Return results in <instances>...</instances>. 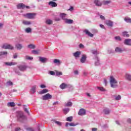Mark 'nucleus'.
Instances as JSON below:
<instances>
[{
    "label": "nucleus",
    "mask_w": 131,
    "mask_h": 131,
    "mask_svg": "<svg viewBox=\"0 0 131 131\" xmlns=\"http://www.w3.org/2000/svg\"><path fill=\"white\" fill-rule=\"evenodd\" d=\"M66 120H67V121L71 122V121H72V120H73V117H72V116L69 117L67 118Z\"/></svg>",
    "instance_id": "obj_32"
},
{
    "label": "nucleus",
    "mask_w": 131,
    "mask_h": 131,
    "mask_svg": "<svg viewBox=\"0 0 131 131\" xmlns=\"http://www.w3.org/2000/svg\"><path fill=\"white\" fill-rule=\"evenodd\" d=\"M86 55H82V56L80 59V62L82 63V64H83V63H85V61H86Z\"/></svg>",
    "instance_id": "obj_9"
},
{
    "label": "nucleus",
    "mask_w": 131,
    "mask_h": 131,
    "mask_svg": "<svg viewBox=\"0 0 131 131\" xmlns=\"http://www.w3.org/2000/svg\"><path fill=\"white\" fill-rule=\"evenodd\" d=\"M15 49L20 51L23 49V45L21 43H17L15 45Z\"/></svg>",
    "instance_id": "obj_14"
},
{
    "label": "nucleus",
    "mask_w": 131,
    "mask_h": 131,
    "mask_svg": "<svg viewBox=\"0 0 131 131\" xmlns=\"http://www.w3.org/2000/svg\"><path fill=\"white\" fill-rule=\"evenodd\" d=\"M17 9H30V7L29 6H27L25 5H24V4L23 3H20L18 5H17Z\"/></svg>",
    "instance_id": "obj_7"
},
{
    "label": "nucleus",
    "mask_w": 131,
    "mask_h": 131,
    "mask_svg": "<svg viewBox=\"0 0 131 131\" xmlns=\"http://www.w3.org/2000/svg\"><path fill=\"white\" fill-rule=\"evenodd\" d=\"M40 88H41V89H46V88H47V86L44 84H41L40 85Z\"/></svg>",
    "instance_id": "obj_54"
},
{
    "label": "nucleus",
    "mask_w": 131,
    "mask_h": 131,
    "mask_svg": "<svg viewBox=\"0 0 131 131\" xmlns=\"http://www.w3.org/2000/svg\"><path fill=\"white\" fill-rule=\"evenodd\" d=\"M15 73H16V74H17L18 75H22V74H21V72H20V71H19V70H18V69H15Z\"/></svg>",
    "instance_id": "obj_41"
},
{
    "label": "nucleus",
    "mask_w": 131,
    "mask_h": 131,
    "mask_svg": "<svg viewBox=\"0 0 131 131\" xmlns=\"http://www.w3.org/2000/svg\"><path fill=\"white\" fill-rule=\"evenodd\" d=\"M63 113H64L65 114H67V113H68V112L70 111V110L69 109V108H66L63 110Z\"/></svg>",
    "instance_id": "obj_33"
},
{
    "label": "nucleus",
    "mask_w": 131,
    "mask_h": 131,
    "mask_svg": "<svg viewBox=\"0 0 131 131\" xmlns=\"http://www.w3.org/2000/svg\"><path fill=\"white\" fill-rule=\"evenodd\" d=\"M124 20L127 22V23H131V19L129 17H126L124 18Z\"/></svg>",
    "instance_id": "obj_37"
},
{
    "label": "nucleus",
    "mask_w": 131,
    "mask_h": 131,
    "mask_svg": "<svg viewBox=\"0 0 131 131\" xmlns=\"http://www.w3.org/2000/svg\"><path fill=\"white\" fill-rule=\"evenodd\" d=\"M66 106H67V107H71V106H72V102H69L67 103L66 104Z\"/></svg>",
    "instance_id": "obj_42"
},
{
    "label": "nucleus",
    "mask_w": 131,
    "mask_h": 131,
    "mask_svg": "<svg viewBox=\"0 0 131 131\" xmlns=\"http://www.w3.org/2000/svg\"><path fill=\"white\" fill-rule=\"evenodd\" d=\"M25 59H26V60H30L31 61H32V60H33V57L28 56L27 55V56H25Z\"/></svg>",
    "instance_id": "obj_39"
},
{
    "label": "nucleus",
    "mask_w": 131,
    "mask_h": 131,
    "mask_svg": "<svg viewBox=\"0 0 131 131\" xmlns=\"http://www.w3.org/2000/svg\"><path fill=\"white\" fill-rule=\"evenodd\" d=\"M65 23L67 24H72V23H73V20L67 18L65 20Z\"/></svg>",
    "instance_id": "obj_25"
},
{
    "label": "nucleus",
    "mask_w": 131,
    "mask_h": 131,
    "mask_svg": "<svg viewBox=\"0 0 131 131\" xmlns=\"http://www.w3.org/2000/svg\"><path fill=\"white\" fill-rule=\"evenodd\" d=\"M79 124V123H73V122H71L70 123V126H76V125H78Z\"/></svg>",
    "instance_id": "obj_34"
},
{
    "label": "nucleus",
    "mask_w": 131,
    "mask_h": 131,
    "mask_svg": "<svg viewBox=\"0 0 131 131\" xmlns=\"http://www.w3.org/2000/svg\"><path fill=\"white\" fill-rule=\"evenodd\" d=\"M80 55H81V52L80 51H76V52L73 53V57H75L76 59L79 58V57H80Z\"/></svg>",
    "instance_id": "obj_10"
},
{
    "label": "nucleus",
    "mask_w": 131,
    "mask_h": 131,
    "mask_svg": "<svg viewBox=\"0 0 131 131\" xmlns=\"http://www.w3.org/2000/svg\"><path fill=\"white\" fill-rule=\"evenodd\" d=\"M7 84V85H13V82L12 81H8Z\"/></svg>",
    "instance_id": "obj_52"
},
{
    "label": "nucleus",
    "mask_w": 131,
    "mask_h": 131,
    "mask_svg": "<svg viewBox=\"0 0 131 131\" xmlns=\"http://www.w3.org/2000/svg\"><path fill=\"white\" fill-rule=\"evenodd\" d=\"M98 90H100L101 92H105L106 90L103 87H98Z\"/></svg>",
    "instance_id": "obj_47"
},
{
    "label": "nucleus",
    "mask_w": 131,
    "mask_h": 131,
    "mask_svg": "<svg viewBox=\"0 0 131 131\" xmlns=\"http://www.w3.org/2000/svg\"><path fill=\"white\" fill-rule=\"evenodd\" d=\"M125 79L129 81H131V75L129 74H125Z\"/></svg>",
    "instance_id": "obj_22"
},
{
    "label": "nucleus",
    "mask_w": 131,
    "mask_h": 131,
    "mask_svg": "<svg viewBox=\"0 0 131 131\" xmlns=\"http://www.w3.org/2000/svg\"><path fill=\"white\" fill-rule=\"evenodd\" d=\"M20 130V128L19 127H16L15 128L14 131H19Z\"/></svg>",
    "instance_id": "obj_60"
},
{
    "label": "nucleus",
    "mask_w": 131,
    "mask_h": 131,
    "mask_svg": "<svg viewBox=\"0 0 131 131\" xmlns=\"http://www.w3.org/2000/svg\"><path fill=\"white\" fill-rule=\"evenodd\" d=\"M46 24H47L48 25H51V24H53V21L50 19H48L46 20Z\"/></svg>",
    "instance_id": "obj_38"
},
{
    "label": "nucleus",
    "mask_w": 131,
    "mask_h": 131,
    "mask_svg": "<svg viewBox=\"0 0 131 131\" xmlns=\"http://www.w3.org/2000/svg\"><path fill=\"white\" fill-rule=\"evenodd\" d=\"M58 104H59V102L56 101L53 103V106H56V105H58Z\"/></svg>",
    "instance_id": "obj_57"
},
{
    "label": "nucleus",
    "mask_w": 131,
    "mask_h": 131,
    "mask_svg": "<svg viewBox=\"0 0 131 131\" xmlns=\"http://www.w3.org/2000/svg\"><path fill=\"white\" fill-rule=\"evenodd\" d=\"M2 48L5 50H14V47H13V46L7 43L3 44Z\"/></svg>",
    "instance_id": "obj_4"
},
{
    "label": "nucleus",
    "mask_w": 131,
    "mask_h": 131,
    "mask_svg": "<svg viewBox=\"0 0 131 131\" xmlns=\"http://www.w3.org/2000/svg\"><path fill=\"white\" fill-rule=\"evenodd\" d=\"M69 130L70 131H74L75 130V128H73V127H71L69 128Z\"/></svg>",
    "instance_id": "obj_61"
},
{
    "label": "nucleus",
    "mask_w": 131,
    "mask_h": 131,
    "mask_svg": "<svg viewBox=\"0 0 131 131\" xmlns=\"http://www.w3.org/2000/svg\"><path fill=\"white\" fill-rule=\"evenodd\" d=\"M5 65H6V66H13L14 65H16L15 62H4Z\"/></svg>",
    "instance_id": "obj_18"
},
{
    "label": "nucleus",
    "mask_w": 131,
    "mask_h": 131,
    "mask_svg": "<svg viewBox=\"0 0 131 131\" xmlns=\"http://www.w3.org/2000/svg\"><path fill=\"white\" fill-rule=\"evenodd\" d=\"M52 98H53L52 95L50 94V93H48L42 96V100L47 101V100H51Z\"/></svg>",
    "instance_id": "obj_6"
},
{
    "label": "nucleus",
    "mask_w": 131,
    "mask_h": 131,
    "mask_svg": "<svg viewBox=\"0 0 131 131\" xmlns=\"http://www.w3.org/2000/svg\"><path fill=\"white\" fill-rule=\"evenodd\" d=\"M49 74H50V75H55V72L53 71H49Z\"/></svg>",
    "instance_id": "obj_51"
},
{
    "label": "nucleus",
    "mask_w": 131,
    "mask_h": 131,
    "mask_svg": "<svg viewBox=\"0 0 131 131\" xmlns=\"http://www.w3.org/2000/svg\"><path fill=\"white\" fill-rule=\"evenodd\" d=\"M110 83L111 84V86L113 89H116V88H118V82L113 76H111L110 77Z\"/></svg>",
    "instance_id": "obj_1"
},
{
    "label": "nucleus",
    "mask_w": 131,
    "mask_h": 131,
    "mask_svg": "<svg viewBox=\"0 0 131 131\" xmlns=\"http://www.w3.org/2000/svg\"><path fill=\"white\" fill-rule=\"evenodd\" d=\"M23 23L24 25H30L31 24V22L27 20H23Z\"/></svg>",
    "instance_id": "obj_29"
},
{
    "label": "nucleus",
    "mask_w": 131,
    "mask_h": 131,
    "mask_svg": "<svg viewBox=\"0 0 131 131\" xmlns=\"http://www.w3.org/2000/svg\"><path fill=\"white\" fill-rule=\"evenodd\" d=\"M49 6H51L52 8H56L57 6H58V4L56 3V2H54L53 1H50L49 2Z\"/></svg>",
    "instance_id": "obj_15"
},
{
    "label": "nucleus",
    "mask_w": 131,
    "mask_h": 131,
    "mask_svg": "<svg viewBox=\"0 0 131 131\" xmlns=\"http://www.w3.org/2000/svg\"><path fill=\"white\" fill-rule=\"evenodd\" d=\"M115 100L116 101H119V100H121V96L120 95H118L117 96L115 97Z\"/></svg>",
    "instance_id": "obj_40"
},
{
    "label": "nucleus",
    "mask_w": 131,
    "mask_h": 131,
    "mask_svg": "<svg viewBox=\"0 0 131 131\" xmlns=\"http://www.w3.org/2000/svg\"><path fill=\"white\" fill-rule=\"evenodd\" d=\"M104 82L105 83V85H107V80L106 79H104Z\"/></svg>",
    "instance_id": "obj_63"
},
{
    "label": "nucleus",
    "mask_w": 131,
    "mask_h": 131,
    "mask_svg": "<svg viewBox=\"0 0 131 131\" xmlns=\"http://www.w3.org/2000/svg\"><path fill=\"white\" fill-rule=\"evenodd\" d=\"M94 59L95 60V65L96 66H99V65H100V62H99V58H98V56H96Z\"/></svg>",
    "instance_id": "obj_21"
},
{
    "label": "nucleus",
    "mask_w": 131,
    "mask_h": 131,
    "mask_svg": "<svg viewBox=\"0 0 131 131\" xmlns=\"http://www.w3.org/2000/svg\"><path fill=\"white\" fill-rule=\"evenodd\" d=\"M26 32H27V33H29L30 32H31V28H28L26 29Z\"/></svg>",
    "instance_id": "obj_45"
},
{
    "label": "nucleus",
    "mask_w": 131,
    "mask_h": 131,
    "mask_svg": "<svg viewBox=\"0 0 131 131\" xmlns=\"http://www.w3.org/2000/svg\"><path fill=\"white\" fill-rule=\"evenodd\" d=\"M115 52H116V53H120L121 54V53L123 52V50L120 47H116L115 49Z\"/></svg>",
    "instance_id": "obj_16"
},
{
    "label": "nucleus",
    "mask_w": 131,
    "mask_h": 131,
    "mask_svg": "<svg viewBox=\"0 0 131 131\" xmlns=\"http://www.w3.org/2000/svg\"><path fill=\"white\" fill-rule=\"evenodd\" d=\"M123 36L124 37H129V34H128L127 33H123Z\"/></svg>",
    "instance_id": "obj_49"
},
{
    "label": "nucleus",
    "mask_w": 131,
    "mask_h": 131,
    "mask_svg": "<svg viewBox=\"0 0 131 131\" xmlns=\"http://www.w3.org/2000/svg\"><path fill=\"white\" fill-rule=\"evenodd\" d=\"M92 53L93 55H98L99 54L97 50H92Z\"/></svg>",
    "instance_id": "obj_44"
},
{
    "label": "nucleus",
    "mask_w": 131,
    "mask_h": 131,
    "mask_svg": "<svg viewBox=\"0 0 131 131\" xmlns=\"http://www.w3.org/2000/svg\"><path fill=\"white\" fill-rule=\"evenodd\" d=\"M86 114V111L84 108L80 109L78 113V115H80V116H83L84 115H85Z\"/></svg>",
    "instance_id": "obj_8"
},
{
    "label": "nucleus",
    "mask_w": 131,
    "mask_h": 131,
    "mask_svg": "<svg viewBox=\"0 0 131 131\" xmlns=\"http://www.w3.org/2000/svg\"><path fill=\"white\" fill-rule=\"evenodd\" d=\"M24 17L27 18L28 19H34L35 16H36V13H26L23 15Z\"/></svg>",
    "instance_id": "obj_3"
},
{
    "label": "nucleus",
    "mask_w": 131,
    "mask_h": 131,
    "mask_svg": "<svg viewBox=\"0 0 131 131\" xmlns=\"http://www.w3.org/2000/svg\"><path fill=\"white\" fill-rule=\"evenodd\" d=\"M106 24L109 27H113V21L111 20H107L106 22Z\"/></svg>",
    "instance_id": "obj_19"
},
{
    "label": "nucleus",
    "mask_w": 131,
    "mask_h": 131,
    "mask_svg": "<svg viewBox=\"0 0 131 131\" xmlns=\"http://www.w3.org/2000/svg\"><path fill=\"white\" fill-rule=\"evenodd\" d=\"M94 4L98 7H101L102 5V2L100 0H94Z\"/></svg>",
    "instance_id": "obj_17"
},
{
    "label": "nucleus",
    "mask_w": 131,
    "mask_h": 131,
    "mask_svg": "<svg viewBox=\"0 0 131 131\" xmlns=\"http://www.w3.org/2000/svg\"><path fill=\"white\" fill-rule=\"evenodd\" d=\"M26 119V116L24 115V114L22 112H18L17 114V120L20 122H23L24 120Z\"/></svg>",
    "instance_id": "obj_2"
},
{
    "label": "nucleus",
    "mask_w": 131,
    "mask_h": 131,
    "mask_svg": "<svg viewBox=\"0 0 131 131\" xmlns=\"http://www.w3.org/2000/svg\"><path fill=\"white\" fill-rule=\"evenodd\" d=\"M115 39L117 40H119L120 41H121V38H120V36H119L115 37Z\"/></svg>",
    "instance_id": "obj_48"
},
{
    "label": "nucleus",
    "mask_w": 131,
    "mask_h": 131,
    "mask_svg": "<svg viewBox=\"0 0 131 131\" xmlns=\"http://www.w3.org/2000/svg\"><path fill=\"white\" fill-rule=\"evenodd\" d=\"M18 68L20 71H25L27 69V67L25 65H20L18 66Z\"/></svg>",
    "instance_id": "obj_11"
},
{
    "label": "nucleus",
    "mask_w": 131,
    "mask_h": 131,
    "mask_svg": "<svg viewBox=\"0 0 131 131\" xmlns=\"http://www.w3.org/2000/svg\"><path fill=\"white\" fill-rule=\"evenodd\" d=\"M32 54H34V55H38V54H39V50H32Z\"/></svg>",
    "instance_id": "obj_30"
},
{
    "label": "nucleus",
    "mask_w": 131,
    "mask_h": 131,
    "mask_svg": "<svg viewBox=\"0 0 131 131\" xmlns=\"http://www.w3.org/2000/svg\"><path fill=\"white\" fill-rule=\"evenodd\" d=\"M123 43L126 46H131V39H125Z\"/></svg>",
    "instance_id": "obj_13"
},
{
    "label": "nucleus",
    "mask_w": 131,
    "mask_h": 131,
    "mask_svg": "<svg viewBox=\"0 0 131 131\" xmlns=\"http://www.w3.org/2000/svg\"><path fill=\"white\" fill-rule=\"evenodd\" d=\"M8 107H15L16 104L14 102H10L7 104Z\"/></svg>",
    "instance_id": "obj_23"
},
{
    "label": "nucleus",
    "mask_w": 131,
    "mask_h": 131,
    "mask_svg": "<svg viewBox=\"0 0 131 131\" xmlns=\"http://www.w3.org/2000/svg\"><path fill=\"white\" fill-rule=\"evenodd\" d=\"M7 55L8 52L7 51L0 52V57H2V56H7Z\"/></svg>",
    "instance_id": "obj_28"
},
{
    "label": "nucleus",
    "mask_w": 131,
    "mask_h": 131,
    "mask_svg": "<svg viewBox=\"0 0 131 131\" xmlns=\"http://www.w3.org/2000/svg\"><path fill=\"white\" fill-rule=\"evenodd\" d=\"M54 63L55 64L60 63V61L59 60V59H55L54 60Z\"/></svg>",
    "instance_id": "obj_46"
},
{
    "label": "nucleus",
    "mask_w": 131,
    "mask_h": 131,
    "mask_svg": "<svg viewBox=\"0 0 131 131\" xmlns=\"http://www.w3.org/2000/svg\"><path fill=\"white\" fill-rule=\"evenodd\" d=\"M83 32H84V33H91V32H90L89 31V30H84Z\"/></svg>",
    "instance_id": "obj_59"
},
{
    "label": "nucleus",
    "mask_w": 131,
    "mask_h": 131,
    "mask_svg": "<svg viewBox=\"0 0 131 131\" xmlns=\"http://www.w3.org/2000/svg\"><path fill=\"white\" fill-rule=\"evenodd\" d=\"M56 76H59L60 75H63V73L62 72H59L58 71H56Z\"/></svg>",
    "instance_id": "obj_36"
},
{
    "label": "nucleus",
    "mask_w": 131,
    "mask_h": 131,
    "mask_svg": "<svg viewBox=\"0 0 131 131\" xmlns=\"http://www.w3.org/2000/svg\"><path fill=\"white\" fill-rule=\"evenodd\" d=\"M28 130H29V131H34V129L32 128H28Z\"/></svg>",
    "instance_id": "obj_62"
},
{
    "label": "nucleus",
    "mask_w": 131,
    "mask_h": 131,
    "mask_svg": "<svg viewBox=\"0 0 131 131\" xmlns=\"http://www.w3.org/2000/svg\"><path fill=\"white\" fill-rule=\"evenodd\" d=\"M100 18L101 20H105V17L103 15H100Z\"/></svg>",
    "instance_id": "obj_56"
},
{
    "label": "nucleus",
    "mask_w": 131,
    "mask_h": 131,
    "mask_svg": "<svg viewBox=\"0 0 131 131\" xmlns=\"http://www.w3.org/2000/svg\"><path fill=\"white\" fill-rule=\"evenodd\" d=\"M18 57V55H17V53H15L14 55H13V58L14 59H16V58Z\"/></svg>",
    "instance_id": "obj_58"
},
{
    "label": "nucleus",
    "mask_w": 131,
    "mask_h": 131,
    "mask_svg": "<svg viewBox=\"0 0 131 131\" xmlns=\"http://www.w3.org/2000/svg\"><path fill=\"white\" fill-rule=\"evenodd\" d=\"M39 61L41 63H46L48 62V58L41 56L39 57Z\"/></svg>",
    "instance_id": "obj_12"
},
{
    "label": "nucleus",
    "mask_w": 131,
    "mask_h": 131,
    "mask_svg": "<svg viewBox=\"0 0 131 131\" xmlns=\"http://www.w3.org/2000/svg\"><path fill=\"white\" fill-rule=\"evenodd\" d=\"M29 49H35V45L33 44H30L28 46Z\"/></svg>",
    "instance_id": "obj_35"
},
{
    "label": "nucleus",
    "mask_w": 131,
    "mask_h": 131,
    "mask_svg": "<svg viewBox=\"0 0 131 131\" xmlns=\"http://www.w3.org/2000/svg\"><path fill=\"white\" fill-rule=\"evenodd\" d=\"M72 86L69 84H66L65 83H61L60 86L59 88L61 89V90H65V89H67V88H72Z\"/></svg>",
    "instance_id": "obj_5"
},
{
    "label": "nucleus",
    "mask_w": 131,
    "mask_h": 131,
    "mask_svg": "<svg viewBox=\"0 0 131 131\" xmlns=\"http://www.w3.org/2000/svg\"><path fill=\"white\" fill-rule=\"evenodd\" d=\"M79 48H80V49H83V48H84V46L81 43L79 45Z\"/></svg>",
    "instance_id": "obj_53"
},
{
    "label": "nucleus",
    "mask_w": 131,
    "mask_h": 131,
    "mask_svg": "<svg viewBox=\"0 0 131 131\" xmlns=\"http://www.w3.org/2000/svg\"><path fill=\"white\" fill-rule=\"evenodd\" d=\"M92 131H97L98 128H92Z\"/></svg>",
    "instance_id": "obj_64"
},
{
    "label": "nucleus",
    "mask_w": 131,
    "mask_h": 131,
    "mask_svg": "<svg viewBox=\"0 0 131 131\" xmlns=\"http://www.w3.org/2000/svg\"><path fill=\"white\" fill-rule=\"evenodd\" d=\"M111 111L108 108L103 110V113L106 115L110 114Z\"/></svg>",
    "instance_id": "obj_26"
},
{
    "label": "nucleus",
    "mask_w": 131,
    "mask_h": 131,
    "mask_svg": "<svg viewBox=\"0 0 131 131\" xmlns=\"http://www.w3.org/2000/svg\"><path fill=\"white\" fill-rule=\"evenodd\" d=\"M49 92V90L48 89H43L42 91L39 92V95H42L43 94H47V93Z\"/></svg>",
    "instance_id": "obj_20"
},
{
    "label": "nucleus",
    "mask_w": 131,
    "mask_h": 131,
    "mask_svg": "<svg viewBox=\"0 0 131 131\" xmlns=\"http://www.w3.org/2000/svg\"><path fill=\"white\" fill-rule=\"evenodd\" d=\"M67 15V14H65V13H60V16L61 18H62V19L63 20H64L66 21V19H67V18H66Z\"/></svg>",
    "instance_id": "obj_24"
},
{
    "label": "nucleus",
    "mask_w": 131,
    "mask_h": 131,
    "mask_svg": "<svg viewBox=\"0 0 131 131\" xmlns=\"http://www.w3.org/2000/svg\"><path fill=\"white\" fill-rule=\"evenodd\" d=\"M54 122L57 124V125H59V126H61L62 125V123L60 121H55Z\"/></svg>",
    "instance_id": "obj_43"
},
{
    "label": "nucleus",
    "mask_w": 131,
    "mask_h": 131,
    "mask_svg": "<svg viewBox=\"0 0 131 131\" xmlns=\"http://www.w3.org/2000/svg\"><path fill=\"white\" fill-rule=\"evenodd\" d=\"M111 1L110 0H107L104 1L103 2V5H109V4H111Z\"/></svg>",
    "instance_id": "obj_31"
},
{
    "label": "nucleus",
    "mask_w": 131,
    "mask_h": 131,
    "mask_svg": "<svg viewBox=\"0 0 131 131\" xmlns=\"http://www.w3.org/2000/svg\"><path fill=\"white\" fill-rule=\"evenodd\" d=\"M86 34L88 35V36H90V37H93L94 34L92 33H86Z\"/></svg>",
    "instance_id": "obj_50"
},
{
    "label": "nucleus",
    "mask_w": 131,
    "mask_h": 131,
    "mask_svg": "<svg viewBox=\"0 0 131 131\" xmlns=\"http://www.w3.org/2000/svg\"><path fill=\"white\" fill-rule=\"evenodd\" d=\"M36 90V85L33 86L32 89H31V92L32 94H34L35 93Z\"/></svg>",
    "instance_id": "obj_27"
},
{
    "label": "nucleus",
    "mask_w": 131,
    "mask_h": 131,
    "mask_svg": "<svg viewBox=\"0 0 131 131\" xmlns=\"http://www.w3.org/2000/svg\"><path fill=\"white\" fill-rule=\"evenodd\" d=\"M24 111L28 113V115H29V112L28 111L27 108H24Z\"/></svg>",
    "instance_id": "obj_55"
}]
</instances>
